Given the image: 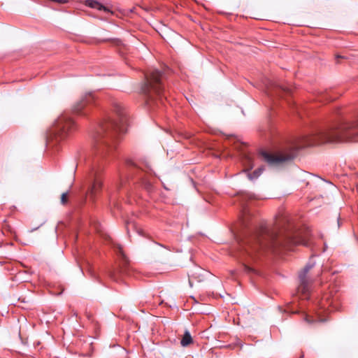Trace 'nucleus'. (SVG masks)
I'll use <instances>...</instances> for the list:
<instances>
[{
  "label": "nucleus",
  "instance_id": "7ed1b4c3",
  "mask_svg": "<svg viewBox=\"0 0 358 358\" xmlns=\"http://www.w3.org/2000/svg\"><path fill=\"white\" fill-rule=\"evenodd\" d=\"M116 119L106 120L94 135V148L97 155L106 157L116 148L117 136L126 131L127 119L120 106H115Z\"/></svg>",
  "mask_w": 358,
  "mask_h": 358
},
{
  "label": "nucleus",
  "instance_id": "423d86ee",
  "mask_svg": "<svg viewBox=\"0 0 358 358\" xmlns=\"http://www.w3.org/2000/svg\"><path fill=\"white\" fill-rule=\"evenodd\" d=\"M313 266V264H308L299 274V285L297 292L301 294V297L304 299H308L310 294L311 280L308 276V273Z\"/></svg>",
  "mask_w": 358,
  "mask_h": 358
},
{
  "label": "nucleus",
  "instance_id": "9b49d317",
  "mask_svg": "<svg viewBox=\"0 0 358 358\" xmlns=\"http://www.w3.org/2000/svg\"><path fill=\"white\" fill-rule=\"evenodd\" d=\"M192 343V338L188 331H185L183 337L181 339L180 344L183 347H186Z\"/></svg>",
  "mask_w": 358,
  "mask_h": 358
},
{
  "label": "nucleus",
  "instance_id": "39448f33",
  "mask_svg": "<svg viewBox=\"0 0 358 358\" xmlns=\"http://www.w3.org/2000/svg\"><path fill=\"white\" fill-rule=\"evenodd\" d=\"M75 128L76 124L73 120L66 114L62 115L55 121L48 138L50 141L55 138L57 141L64 140Z\"/></svg>",
  "mask_w": 358,
  "mask_h": 358
},
{
  "label": "nucleus",
  "instance_id": "9d476101",
  "mask_svg": "<svg viewBox=\"0 0 358 358\" xmlns=\"http://www.w3.org/2000/svg\"><path fill=\"white\" fill-rule=\"evenodd\" d=\"M201 272H203V271L201 268H195L194 271H192L191 275L189 276V282L191 285L193 279H195L198 282H201L203 280V276Z\"/></svg>",
  "mask_w": 358,
  "mask_h": 358
},
{
  "label": "nucleus",
  "instance_id": "dca6fc26",
  "mask_svg": "<svg viewBox=\"0 0 358 358\" xmlns=\"http://www.w3.org/2000/svg\"><path fill=\"white\" fill-rule=\"evenodd\" d=\"M305 320L308 323H312L315 321L313 320H311L308 315H306Z\"/></svg>",
  "mask_w": 358,
  "mask_h": 358
},
{
  "label": "nucleus",
  "instance_id": "f8f14e48",
  "mask_svg": "<svg viewBox=\"0 0 358 358\" xmlns=\"http://www.w3.org/2000/svg\"><path fill=\"white\" fill-rule=\"evenodd\" d=\"M264 169L262 167H260L258 169L255 170L253 173H248V176L250 180L256 179L261 175Z\"/></svg>",
  "mask_w": 358,
  "mask_h": 358
},
{
  "label": "nucleus",
  "instance_id": "2eb2a0df",
  "mask_svg": "<svg viewBox=\"0 0 358 358\" xmlns=\"http://www.w3.org/2000/svg\"><path fill=\"white\" fill-rule=\"evenodd\" d=\"M67 201V193H63L61 196V202L62 204H65Z\"/></svg>",
  "mask_w": 358,
  "mask_h": 358
},
{
  "label": "nucleus",
  "instance_id": "4468645a",
  "mask_svg": "<svg viewBox=\"0 0 358 358\" xmlns=\"http://www.w3.org/2000/svg\"><path fill=\"white\" fill-rule=\"evenodd\" d=\"M250 216V213L248 211L247 209L244 208L243 210V213H242V215H241V222H242V224L245 227L247 226V220H248V217Z\"/></svg>",
  "mask_w": 358,
  "mask_h": 358
},
{
  "label": "nucleus",
  "instance_id": "f257e3e1",
  "mask_svg": "<svg viewBox=\"0 0 358 358\" xmlns=\"http://www.w3.org/2000/svg\"><path fill=\"white\" fill-rule=\"evenodd\" d=\"M310 246V239L302 232L296 231L285 217L278 218L273 225H262L249 235L241 243L242 255L255 260L261 250H274L282 247Z\"/></svg>",
  "mask_w": 358,
  "mask_h": 358
},
{
  "label": "nucleus",
  "instance_id": "0eeeda50",
  "mask_svg": "<svg viewBox=\"0 0 358 358\" xmlns=\"http://www.w3.org/2000/svg\"><path fill=\"white\" fill-rule=\"evenodd\" d=\"M94 101V95L91 92L87 93L81 97L79 101L74 104L73 110L77 114L85 115L87 113L88 108L92 105Z\"/></svg>",
  "mask_w": 358,
  "mask_h": 358
},
{
  "label": "nucleus",
  "instance_id": "f03ea898",
  "mask_svg": "<svg viewBox=\"0 0 358 358\" xmlns=\"http://www.w3.org/2000/svg\"><path fill=\"white\" fill-rule=\"evenodd\" d=\"M356 136H358V120L352 122L342 120L314 128L310 134L296 139L289 149L275 152L262 150L260 155L270 166H278L292 159L296 152L305 147L340 139L351 140Z\"/></svg>",
  "mask_w": 358,
  "mask_h": 358
},
{
  "label": "nucleus",
  "instance_id": "f3484780",
  "mask_svg": "<svg viewBox=\"0 0 358 358\" xmlns=\"http://www.w3.org/2000/svg\"><path fill=\"white\" fill-rule=\"evenodd\" d=\"M318 320H319V321H320V322H323V321H324V320H322V319H319Z\"/></svg>",
  "mask_w": 358,
  "mask_h": 358
},
{
  "label": "nucleus",
  "instance_id": "20e7f679",
  "mask_svg": "<svg viewBox=\"0 0 358 358\" xmlns=\"http://www.w3.org/2000/svg\"><path fill=\"white\" fill-rule=\"evenodd\" d=\"M142 93L147 97L149 103L154 99L155 96L160 100L164 95V87L162 83V73L157 70H153L145 75V81L141 88Z\"/></svg>",
  "mask_w": 358,
  "mask_h": 358
},
{
  "label": "nucleus",
  "instance_id": "1a4fd4ad",
  "mask_svg": "<svg viewBox=\"0 0 358 358\" xmlns=\"http://www.w3.org/2000/svg\"><path fill=\"white\" fill-rule=\"evenodd\" d=\"M85 5L98 10H103L106 13L112 14V11L108 8L102 5L100 2L96 0H86Z\"/></svg>",
  "mask_w": 358,
  "mask_h": 358
},
{
  "label": "nucleus",
  "instance_id": "ddd939ff",
  "mask_svg": "<svg viewBox=\"0 0 358 358\" xmlns=\"http://www.w3.org/2000/svg\"><path fill=\"white\" fill-rule=\"evenodd\" d=\"M243 164L245 166H248L249 169H252L253 167V162H252V158L249 155H245L243 159Z\"/></svg>",
  "mask_w": 358,
  "mask_h": 358
},
{
  "label": "nucleus",
  "instance_id": "6e6552de",
  "mask_svg": "<svg viewBox=\"0 0 358 358\" xmlns=\"http://www.w3.org/2000/svg\"><path fill=\"white\" fill-rule=\"evenodd\" d=\"M92 177L93 178V182L90 189V194L95 195L102 187V182L98 176V173L93 169L92 172Z\"/></svg>",
  "mask_w": 358,
  "mask_h": 358
}]
</instances>
